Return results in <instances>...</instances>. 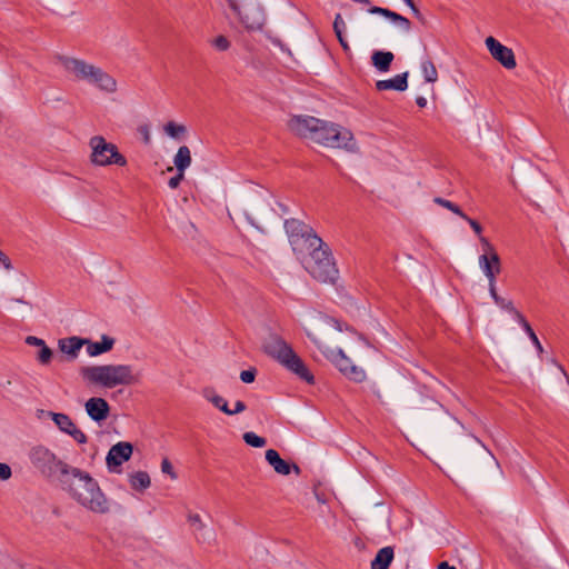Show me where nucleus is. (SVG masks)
<instances>
[{"label": "nucleus", "mask_w": 569, "mask_h": 569, "mask_svg": "<svg viewBox=\"0 0 569 569\" xmlns=\"http://www.w3.org/2000/svg\"><path fill=\"white\" fill-rule=\"evenodd\" d=\"M268 38L274 43L276 46H279L282 49L281 40L271 36H268Z\"/></svg>", "instance_id": "nucleus-54"}, {"label": "nucleus", "mask_w": 569, "mask_h": 569, "mask_svg": "<svg viewBox=\"0 0 569 569\" xmlns=\"http://www.w3.org/2000/svg\"><path fill=\"white\" fill-rule=\"evenodd\" d=\"M266 460L278 475L287 476L291 472V465L284 461L274 449L266 451Z\"/></svg>", "instance_id": "nucleus-22"}, {"label": "nucleus", "mask_w": 569, "mask_h": 569, "mask_svg": "<svg viewBox=\"0 0 569 569\" xmlns=\"http://www.w3.org/2000/svg\"><path fill=\"white\" fill-rule=\"evenodd\" d=\"M284 229L292 246H296L300 240H303L308 247L311 243V238H319L311 227L298 219L286 220Z\"/></svg>", "instance_id": "nucleus-15"}, {"label": "nucleus", "mask_w": 569, "mask_h": 569, "mask_svg": "<svg viewBox=\"0 0 569 569\" xmlns=\"http://www.w3.org/2000/svg\"><path fill=\"white\" fill-rule=\"evenodd\" d=\"M479 241L481 243V248L483 251L482 254H489V256L498 254L495 247L490 243V241L487 238L480 236Z\"/></svg>", "instance_id": "nucleus-39"}, {"label": "nucleus", "mask_w": 569, "mask_h": 569, "mask_svg": "<svg viewBox=\"0 0 569 569\" xmlns=\"http://www.w3.org/2000/svg\"><path fill=\"white\" fill-rule=\"evenodd\" d=\"M164 131L168 136L177 138L178 136L186 132V128L181 124H177L172 121L168 122L164 127Z\"/></svg>", "instance_id": "nucleus-35"}, {"label": "nucleus", "mask_w": 569, "mask_h": 569, "mask_svg": "<svg viewBox=\"0 0 569 569\" xmlns=\"http://www.w3.org/2000/svg\"><path fill=\"white\" fill-rule=\"evenodd\" d=\"M262 349L269 357L277 360L282 367L301 380L309 385L315 382V377L303 360L280 336L274 333L269 335L262 342Z\"/></svg>", "instance_id": "nucleus-6"}, {"label": "nucleus", "mask_w": 569, "mask_h": 569, "mask_svg": "<svg viewBox=\"0 0 569 569\" xmlns=\"http://www.w3.org/2000/svg\"><path fill=\"white\" fill-rule=\"evenodd\" d=\"M48 416L52 419L57 428L68 436H70L77 443L84 445L88 441L86 433L73 422V420L66 413L38 410V417Z\"/></svg>", "instance_id": "nucleus-12"}, {"label": "nucleus", "mask_w": 569, "mask_h": 569, "mask_svg": "<svg viewBox=\"0 0 569 569\" xmlns=\"http://www.w3.org/2000/svg\"><path fill=\"white\" fill-rule=\"evenodd\" d=\"M288 127L296 136L326 148L343 149L351 153L359 151L353 133L340 124L311 116H293Z\"/></svg>", "instance_id": "nucleus-2"}, {"label": "nucleus", "mask_w": 569, "mask_h": 569, "mask_svg": "<svg viewBox=\"0 0 569 569\" xmlns=\"http://www.w3.org/2000/svg\"><path fill=\"white\" fill-rule=\"evenodd\" d=\"M62 489L84 509L106 515L110 511V501L102 492L99 483L90 473L73 467L64 479H61Z\"/></svg>", "instance_id": "nucleus-3"}, {"label": "nucleus", "mask_w": 569, "mask_h": 569, "mask_svg": "<svg viewBox=\"0 0 569 569\" xmlns=\"http://www.w3.org/2000/svg\"><path fill=\"white\" fill-rule=\"evenodd\" d=\"M89 86L104 94H114L118 91L117 79L100 66L89 82Z\"/></svg>", "instance_id": "nucleus-17"}, {"label": "nucleus", "mask_w": 569, "mask_h": 569, "mask_svg": "<svg viewBox=\"0 0 569 569\" xmlns=\"http://www.w3.org/2000/svg\"><path fill=\"white\" fill-rule=\"evenodd\" d=\"M202 397L212 403L217 409L221 410L226 415H231L230 408L228 407L227 400L219 396L216 390L211 387H206L201 391Z\"/></svg>", "instance_id": "nucleus-26"}, {"label": "nucleus", "mask_w": 569, "mask_h": 569, "mask_svg": "<svg viewBox=\"0 0 569 569\" xmlns=\"http://www.w3.org/2000/svg\"><path fill=\"white\" fill-rule=\"evenodd\" d=\"M433 202L450 210L451 212H453L455 214L459 216L462 219H468V216L465 214L456 203H453L447 199H443L441 197H436L433 199Z\"/></svg>", "instance_id": "nucleus-32"}, {"label": "nucleus", "mask_w": 569, "mask_h": 569, "mask_svg": "<svg viewBox=\"0 0 569 569\" xmlns=\"http://www.w3.org/2000/svg\"><path fill=\"white\" fill-rule=\"evenodd\" d=\"M291 471H293L297 476H300L301 469L296 463L291 465Z\"/></svg>", "instance_id": "nucleus-55"}, {"label": "nucleus", "mask_w": 569, "mask_h": 569, "mask_svg": "<svg viewBox=\"0 0 569 569\" xmlns=\"http://www.w3.org/2000/svg\"><path fill=\"white\" fill-rule=\"evenodd\" d=\"M188 522L193 528L196 532H201L206 529V523L201 519L200 515L198 513H189L188 515Z\"/></svg>", "instance_id": "nucleus-34"}, {"label": "nucleus", "mask_w": 569, "mask_h": 569, "mask_svg": "<svg viewBox=\"0 0 569 569\" xmlns=\"http://www.w3.org/2000/svg\"><path fill=\"white\" fill-rule=\"evenodd\" d=\"M173 163L179 172H184L191 164V151L187 146H181L174 158Z\"/></svg>", "instance_id": "nucleus-29"}, {"label": "nucleus", "mask_w": 569, "mask_h": 569, "mask_svg": "<svg viewBox=\"0 0 569 569\" xmlns=\"http://www.w3.org/2000/svg\"><path fill=\"white\" fill-rule=\"evenodd\" d=\"M485 44L491 57L498 61L503 68L512 70L517 67V61L512 49L500 43L496 38L488 37Z\"/></svg>", "instance_id": "nucleus-13"}, {"label": "nucleus", "mask_w": 569, "mask_h": 569, "mask_svg": "<svg viewBox=\"0 0 569 569\" xmlns=\"http://www.w3.org/2000/svg\"><path fill=\"white\" fill-rule=\"evenodd\" d=\"M421 71L423 74V78L427 82H436L438 80V71L430 60H425L421 62Z\"/></svg>", "instance_id": "nucleus-31"}, {"label": "nucleus", "mask_w": 569, "mask_h": 569, "mask_svg": "<svg viewBox=\"0 0 569 569\" xmlns=\"http://www.w3.org/2000/svg\"><path fill=\"white\" fill-rule=\"evenodd\" d=\"M184 178V172H179L174 176V177H171L168 181V184L171 189H176L178 188V186L180 184V182L183 180Z\"/></svg>", "instance_id": "nucleus-44"}, {"label": "nucleus", "mask_w": 569, "mask_h": 569, "mask_svg": "<svg viewBox=\"0 0 569 569\" xmlns=\"http://www.w3.org/2000/svg\"><path fill=\"white\" fill-rule=\"evenodd\" d=\"M353 1L362 3V4H368L369 3V0H353Z\"/></svg>", "instance_id": "nucleus-57"}, {"label": "nucleus", "mask_w": 569, "mask_h": 569, "mask_svg": "<svg viewBox=\"0 0 569 569\" xmlns=\"http://www.w3.org/2000/svg\"><path fill=\"white\" fill-rule=\"evenodd\" d=\"M242 213H243V216L246 217L247 221H248V222H249L253 228H256L258 231H260V232H262V233L264 232V230H263L261 227H259V226L254 222V220L250 217V214H249L247 211H243Z\"/></svg>", "instance_id": "nucleus-51"}, {"label": "nucleus", "mask_w": 569, "mask_h": 569, "mask_svg": "<svg viewBox=\"0 0 569 569\" xmlns=\"http://www.w3.org/2000/svg\"><path fill=\"white\" fill-rule=\"evenodd\" d=\"M86 342H88V339L79 337H69L60 339L58 341V347L59 350L66 356H68L69 359L74 360Z\"/></svg>", "instance_id": "nucleus-20"}, {"label": "nucleus", "mask_w": 569, "mask_h": 569, "mask_svg": "<svg viewBox=\"0 0 569 569\" xmlns=\"http://www.w3.org/2000/svg\"><path fill=\"white\" fill-rule=\"evenodd\" d=\"M408 76H409V72L406 71V72L395 76L392 79L379 80L376 82V89L378 91H385V90L405 91L408 88Z\"/></svg>", "instance_id": "nucleus-21"}, {"label": "nucleus", "mask_w": 569, "mask_h": 569, "mask_svg": "<svg viewBox=\"0 0 569 569\" xmlns=\"http://www.w3.org/2000/svg\"><path fill=\"white\" fill-rule=\"evenodd\" d=\"M133 446L130 442L120 441L113 445L106 457L108 469L112 472H120V467L131 458Z\"/></svg>", "instance_id": "nucleus-14"}, {"label": "nucleus", "mask_w": 569, "mask_h": 569, "mask_svg": "<svg viewBox=\"0 0 569 569\" xmlns=\"http://www.w3.org/2000/svg\"><path fill=\"white\" fill-rule=\"evenodd\" d=\"M0 569H20V567L9 556L0 555Z\"/></svg>", "instance_id": "nucleus-38"}, {"label": "nucleus", "mask_w": 569, "mask_h": 569, "mask_svg": "<svg viewBox=\"0 0 569 569\" xmlns=\"http://www.w3.org/2000/svg\"><path fill=\"white\" fill-rule=\"evenodd\" d=\"M246 408H247V407H246V403H244L243 401H241V400H238V401H236V403H234V408H233V409H230V412H231V415H230V416H233V415L240 413V412L244 411V410H246Z\"/></svg>", "instance_id": "nucleus-47"}, {"label": "nucleus", "mask_w": 569, "mask_h": 569, "mask_svg": "<svg viewBox=\"0 0 569 569\" xmlns=\"http://www.w3.org/2000/svg\"><path fill=\"white\" fill-rule=\"evenodd\" d=\"M90 148V162L97 167L120 166L127 164V159L119 152L118 147L108 142L102 136H93L89 140Z\"/></svg>", "instance_id": "nucleus-9"}, {"label": "nucleus", "mask_w": 569, "mask_h": 569, "mask_svg": "<svg viewBox=\"0 0 569 569\" xmlns=\"http://www.w3.org/2000/svg\"><path fill=\"white\" fill-rule=\"evenodd\" d=\"M17 302L24 303L22 299H17Z\"/></svg>", "instance_id": "nucleus-59"}, {"label": "nucleus", "mask_w": 569, "mask_h": 569, "mask_svg": "<svg viewBox=\"0 0 569 569\" xmlns=\"http://www.w3.org/2000/svg\"><path fill=\"white\" fill-rule=\"evenodd\" d=\"M305 330L326 358L333 362L345 376L357 382L365 380V370L352 365L338 347L342 329L336 319L320 312H311L305 320Z\"/></svg>", "instance_id": "nucleus-1"}, {"label": "nucleus", "mask_w": 569, "mask_h": 569, "mask_svg": "<svg viewBox=\"0 0 569 569\" xmlns=\"http://www.w3.org/2000/svg\"><path fill=\"white\" fill-rule=\"evenodd\" d=\"M530 340L532 341V343H533V346L536 347L537 351H538L539 353H542V352H543V347H542V345L540 343V341H539V339H538V337H537V335H536V333H535V335H532V336L530 337Z\"/></svg>", "instance_id": "nucleus-50"}, {"label": "nucleus", "mask_w": 569, "mask_h": 569, "mask_svg": "<svg viewBox=\"0 0 569 569\" xmlns=\"http://www.w3.org/2000/svg\"><path fill=\"white\" fill-rule=\"evenodd\" d=\"M559 370L561 371V373L563 375V377L566 378L567 382H569V376L567 373V371L565 370V368L560 365H557Z\"/></svg>", "instance_id": "nucleus-56"}, {"label": "nucleus", "mask_w": 569, "mask_h": 569, "mask_svg": "<svg viewBox=\"0 0 569 569\" xmlns=\"http://www.w3.org/2000/svg\"><path fill=\"white\" fill-rule=\"evenodd\" d=\"M416 102H417V104H418L420 108H423V107H426V104H427V100H426V98H423V97H418V98L416 99Z\"/></svg>", "instance_id": "nucleus-53"}, {"label": "nucleus", "mask_w": 569, "mask_h": 569, "mask_svg": "<svg viewBox=\"0 0 569 569\" xmlns=\"http://www.w3.org/2000/svg\"><path fill=\"white\" fill-rule=\"evenodd\" d=\"M12 476V471L9 465L0 462V480L6 481L10 479Z\"/></svg>", "instance_id": "nucleus-43"}, {"label": "nucleus", "mask_w": 569, "mask_h": 569, "mask_svg": "<svg viewBox=\"0 0 569 569\" xmlns=\"http://www.w3.org/2000/svg\"><path fill=\"white\" fill-rule=\"evenodd\" d=\"M243 440L247 445L254 448H262L267 443L263 437H260L251 431L243 433Z\"/></svg>", "instance_id": "nucleus-33"}, {"label": "nucleus", "mask_w": 569, "mask_h": 569, "mask_svg": "<svg viewBox=\"0 0 569 569\" xmlns=\"http://www.w3.org/2000/svg\"><path fill=\"white\" fill-rule=\"evenodd\" d=\"M479 267L488 280V289L496 287V278L501 272V260L499 254H480Z\"/></svg>", "instance_id": "nucleus-16"}, {"label": "nucleus", "mask_w": 569, "mask_h": 569, "mask_svg": "<svg viewBox=\"0 0 569 569\" xmlns=\"http://www.w3.org/2000/svg\"><path fill=\"white\" fill-rule=\"evenodd\" d=\"M371 14H379L389 19L392 23H395L399 29L405 32H409L411 30V22L403 16L381 7H371L369 10Z\"/></svg>", "instance_id": "nucleus-19"}, {"label": "nucleus", "mask_w": 569, "mask_h": 569, "mask_svg": "<svg viewBox=\"0 0 569 569\" xmlns=\"http://www.w3.org/2000/svg\"><path fill=\"white\" fill-rule=\"evenodd\" d=\"M465 220L470 224V227L476 232V234H478L480 237L481 232H482V227L480 226V223L469 217H468V219H465Z\"/></svg>", "instance_id": "nucleus-46"}, {"label": "nucleus", "mask_w": 569, "mask_h": 569, "mask_svg": "<svg viewBox=\"0 0 569 569\" xmlns=\"http://www.w3.org/2000/svg\"><path fill=\"white\" fill-rule=\"evenodd\" d=\"M516 320L523 328V330L526 331V333L528 335L529 338L532 335H535V331L532 330L530 323L527 321V319L525 318V316L522 313L521 315H517Z\"/></svg>", "instance_id": "nucleus-41"}, {"label": "nucleus", "mask_w": 569, "mask_h": 569, "mask_svg": "<svg viewBox=\"0 0 569 569\" xmlns=\"http://www.w3.org/2000/svg\"><path fill=\"white\" fill-rule=\"evenodd\" d=\"M256 378V369L243 370L240 373V379L244 383H251Z\"/></svg>", "instance_id": "nucleus-42"}, {"label": "nucleus", "mask_w": 569, "mask_h": 569, "mask_svg": "<svg viewBox=\"0 0 569 569\" xmlns=\"http://www.w3.org/2000/svg\"><path fill=\"white\" fill-rule=\"evenodd\" d=\"M80 376L87 385L106 389L131 386L140 381V376L130 365L84 366L80 369Z\"/></svg>", "instance_id": "nucleus-5"}, {"label": "nucleus", "mask_w": 569, "mask_h": 569, "mask_svg": "<svg viewBox=\"0 0 569 569\" xmlns=\"http://www.w3.org/2000/svg\"><path fill=\"white\" fill-rule=\"evenodd\" d=\"M489 293L493 302L502 310L511 313L515 317V319L517 318V315H521V312L515 307L512 300L498 295L496 287L490 288Z\"/></svg>", "instance_id": "nucleus-27"}, {"label": "nucleus", "mask_w": 569, "mask_h": 569, "mask_svg": "<svg viewBox=\"0 0 569 569\" xmlns=\"http://www.w3.org/2000/svg\"><path fill=\"white\" fill-rule=\"evenodd\" d=\"M395 54L391 51H375L371 56L372 66L380 72H388Z\"/></svg>", "instance_id": "nucleus-23"}, {"label": "nucleus", "mask_w": 569, "mask_h": 569, "mask_svg": "<svg viewBox=\"0 0 569 569\" xmlns=\"http://www.w3.org/2000/svg\"><path fill=\"white\" fill-rule=\"evenodd\" d=\"M52 356H53L52 350L47 345H43L40 348L39 352L37 353V360L41 365H48L51 361Z\"/></svg>", "instance_id": "nucleus-36"}, {"label": "nucleus", "mask_w": 569, "mask_h": 569, "mask_svg": "<svg viewBox=\"0 0 569 569\" xmlns=\"http://www.w3.org/2000/svg\"><path fill=\"white\" fill-rule=\"evenodd\" d=\"M353 1L362 3V4H368L369 3V0H353Z\"/></svg>", "instance_id": "nucleus-58"}, {"label": "nucleus", "mask_w": 569, "mask_h": 569, "mask_svg": "<svg viewBox=\"0 0 569 569\" xmlns=\"http://www.w3.org/2000/svg\"><path fill=\"white\" fill-rule=\"evenodd\" d=\"M87 415L96 422L103 421L110 413V406L100 397L89 398L84 403Z\"/></svg>", "instance_id": "nucleus-18"}, {"label": "nucleus", "mask_w": 569, "mask_h": 569, "mask_svg": "<svg viewBox=\"0 0 569 569\" xmlns=\"http://www.w3.org/2000/svg\"><path fill=\"white\" fill-rule=\"evenodd\" d=\"M346 28L347 26L342 16L337 13L333 20V31L343 51L349 52L350 46L345 37Z\"/></svg>", "instance_id": "nucleus-28"}, {"label": "nucleus", "mask_w": 569, "mask_h": 569, "mask_svg": "<svg viewBox=\"0 0 569 569\" xmlns=\"http://www.w3.org/2000/svg\"><path fill=\"white\" fill-rule=\"evenodd\" d=\"M437 569H457L455 566L449 565L447 561H442L438 565Z\"/></svg>", "instance_id": "nucleus-52"}, {"label": "nucleus", "mask_w": 569, "mask_h": 569, "mask_svg": "<svg viewBox=\"0 0 569 569\" xmlns=\"http://www.w3.org/2000/svg\"><path fill=\"white\" fill-rule=\"evenodd\" d=\"M403 2L411 9L412 13L417 17V18H420L421 17V13L419 11V9L416 7V4L413 3L412 0H403Z\"/></svg>", "instance_id": "nucleus-49"}, {"label": "nucleus", "mask_w": 569, "mask_h": 569, "mask_svg": "<svg viewBox=\"0 0 569 569\" xmlns=\"http://www.w3.org/2000/svg\"><path fill=\"white\" fill-rule=\"evenodd\" d=\"M30 463L41 476L52 478L59 473V481L68 476L73 468L43 445H36L28 452Z\"/></svg>", "instance_id": "nucleus-8"}, {"label": "nucleus", "mask_w": 569, "mask_h": 569, "mask_svg": "<svg viewBox=\"0 0 569 569\" xmlns=\"http://www.w3.org/2000/svg\"><path fill=\"white\" fill-rule=\"evenodd\" d=\"M57 63L63 69L67 76L73 81L83 82L89 84L94 72L98 69V64L89 62L84 59L59 54L56 58Z\"/></svg>", "instance_id": "nucleus-10"}, {"label": "nucleus", "mask_w": 569, "mask_h": 569, "mask_svg": "<svg viewBox=\"0 0 569 569\" xmlns=\"http://www.w3.org/2000/svg\"><path fill=\"white\" fill-rule=\"evenodd\" d=\"M129 481L134 490H144L150 486V477L146 471H137L129 476Z\"/></svg>", "instance_id": "nucleus-30"}, {"label": "nucleus", "mask_w": 569, "mask_h": 569, "mask_svg": "<svg viewBox=\"0 0 569 569\" xmlns=\"http://www.w3.org/2000/svg\"><path fill=\"white\" fill-rule=\"evenodd\" d=\"M395 557L392 547L381 548L373 560L371 561V569H388Z\"/></svg>", "instance_id": "nucleus-25"}, {"label": "nucleus", "mask_w": 569, "mask_h": 569, "mask_svg": "<svg viewBox=\"0 0 569 569\" xmlns=\"http://www.w3.org/2000/svg\"><path fill=\"white\" fill-rule=\"evenodd\" d=\"M161 471L163 473H167L172 480H176L178 478L171 462L167 458H164L161 462Z\"/></svg>", "instance_id": "nucleus-40"}, {"label": "nucleus", "mask_w": 569, "mask_h": 569, "mask_svg": "<svg viewBox=\"0 0 569 569\" xmlns=\"http://www.w3.org/2000/svg\"><path fill=\"white\" fill-rule=\"evenodd\" d=\"M26 343L29 345V346H36V347H39L41 348L43 345H46L44 340L38 338V337H34V336H28L26 338Z\"/></svg>", "instance_id": "nucleus-45"}, {"label": "nucleus", "mask_w": 569, "mask_h": 569, "mask_svg": "<svg viewBox=\"0 0 569 569\" xmlns=\"http://www.w3.org/2000/svg\"><path fill=\"white\" fill-rule=\"evenodd\" d=\"M62 489L84 509L106 515L110 511V501L102 492L99 483L90 473L73 467L64 479H61Z\"/></svg>", "instance_id": "nucleus-4"}, {"label": "nucleus", "mask_w": 569, "mask_h": 569, "mask_svg": "<svg viewBox=\"0 0 569 569\" xmlns=\"http://www.w3.org/2000/svg\"><path fill=\"white\" fill-rule=\"evenodd\" d=\"M229 8L238 17L240 23L249 31L261 30L266 22L263 8L259 3H251L241 9L236 0H227Z\"/></svg>", "instance_id": "nucleus-11"}, {"label": "nucleus", "mask_w": 569, "mask_h": 569, "mask_svg": "<svg viewBox=\"0 0 569 569\" xmlns=\"http://www.w3.org/2000/svg\"><path fill=\"white\" fill-rule=\"evenodd\" d=\"M308 249L310 252L303 262L305 269L320 282H333L338 270L328 244L321 238H311Z\"/></svg>", "instance_id": "nucleus-7"}, {"label": "nucleus", "mask_w": 569, "mask_h": 569, "mask_svg": "<svg viewBox=\"0 0 569 569\" xmlns=\"http://www.w3.org/2000/svg\"><path fill=\"white\" fill-rule=\"evenodd\" d=\"M0 263L8 271L12 269V263H11L10 259L1 250H0Z\"/></svg>", "instance_id": "nucleus-48"}, {"label": "nucleus", "mask_w": 569, "mask_h": 569, "mask_svg": "<svg viewBox=\"0 0 569 569\" xmlns=\"http://www.w3.org/2000/svg\"><path fill=\"white\" fill-rule=\"evenodd\" d=\"M211 44L219 51H227L230 48V41L224 36H218Z\"/></svg>", "instance_id": "nucleus-37"}, {"label": "nucleus", "mask_w": 569, "mask_h": 569, "mask_svg": "<svg viewBox=\"0 0 569 569\" xmlns=\"http://www.w3.org/2000/svg\"><path fill=\"white\" fill-rule=\"evenodd\" d=\"M114 340L108 336H102L101 341L92 342L88 340L84 345L87 346V352L90 357H97L112 349Z\"/></svg>", "instance_id": "nucleus-24"}]
</instances>
